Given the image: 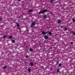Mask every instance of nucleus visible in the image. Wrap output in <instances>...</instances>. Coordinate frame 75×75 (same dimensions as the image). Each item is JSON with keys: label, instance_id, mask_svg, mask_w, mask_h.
I'll use <instances>...</instances> for the list:
<instances>
[{"label": "nucleus", "instance_id": "20", "mask_svg": "<svg viewBox=\"0 0 75 75\" xmlns=\"http://www.w3.org/2000/svg\"><path fill=\"white\" fill-rule=\"evenodd\" d=\"M25 57H26V58H28L29 57H28V55H26V56Z\"/></svg>", "mask_w": 75, "mask_h": 75}, {"label": "nucleus", "instance_id": "9", "mask_svg": "<svg viewBox=\"0 0 75 75\" xmlns=\"http://www.w3.org/2000/svg\"><path fill=\"white\" fill-rule=\"evenodd\" d=\"M16 25L18 28V27H19V26H20V25H19V24H18V23L16 24Z\"/></svg>", "mask_w": 75, "mask_h": 75}, {"label": "nucleus", "instance_id": "4", "mask_svg": "<svg viewBox=\"0 0 75 75\" xmlns=\"http://www.w3.org/2000/svg\"><path fill=\"white\" fill-rule=\"evenodd\" d=\"M52 33H51V32H50L49 33H48L47 35H52Z\"/></svg>", "mask_w": 75, "mask_h": 75}, {"label": "nucleus", "instance_id": "18", "mask_svg": "<svg viewBox=\"0 0 75 75\" xmlns=\"http://www.w3.org/2000/svg\"><path fill=\"white\" fill-rule=\"evenodd\" d=\"M53 1H54V0H51L50 1V3H52V2H53Z\"/></svg>", "mask_w": 75, "mask_h": 75}, {"label": "nucleus", "instance_id": "27", "mask_svg": "<svg viewBox=\"0 0 75 75\" xmlns=\"http://www.w3.org/2000/svg\"><path fill=\"white\" fill-rule=\"evenodd\" d=\"M65 29L66 30H68V29L67 28H65Z\"/></svg>", "mask_w": 75, "mask_h": 75}, {"label": "nucleus", "instance_id": "23", "mask_svg": "<svg viewBox=\"0 0 75 75\" xmlns=\"http://www.w3.org/2000/svg\"><path fill=\"white\" fill-rule=\"evenodd\" d=\"M32 11V10H29V12H31V11Z\"/></svg>", "mask_w": 75, "mask_h": 75}, {"label": "nucleus", "instance_id": "3", "mask_svg": "<svg viewBox=\"0 0 75 75\" xmlns=\"http://www.w3.org/2000/svg\"><path fill=\"white\" fill-rule=\"evenodd\" d=\"M44 38L45 39V40H47L48 38V36H45L44 37Z\"/></svg>", "mask_w": 75, "mask_h": 75}, {"label": "nucleus", "instance_id": "13", "mask_svg": "<svg viewBox=\"0 0 75 75\" xmlns=\"http://www.w3.org/2000/svg\"><path fill=\"white\" fill-rule=\"evenodd\" d=\"M12 41L13 42V43H15V40H12Z\"/></svg>", "mask_w": 75, "mask_h": 75}, {"label": "nucleus", "instance_id": "25", "mask_svg": "<svg viewBox=\"0 0 75 75\" xmlns=\"http://www.w3.org/2000/svg\"><path fill=\"white\" fill-rule=\"evenodd\" d=\"M60 28H63V26L61 25Z\"/></svg>", "mask_w": 75, "mask_h": 75}, {"label": "nucleus", "instance_id": "2", "mask_svg": "<svg viewBox=\"0 0 75 75\" xmlns=\"http://www.w3.org/2000/svg\"><path fill=\"white\" fill-rule=\"evenodd\" d=\"M35 25V22H32V24H31V25L30 26V27H31V28H34Z\"/></svg>", "mask_w": 75, "mask_h": 75}, {"label": "nucleus", "instance_id": "19", "mask_svg": "<svg viewBox=\"0 0 75 75\" xmlns=\"http://www.w3.org/2000/svg\"><path fill=\"white\" fill-rule=\"evenodd\" d=\"M72 20H73V22H75V19H73Z\"/></svg>", "mask_w": 75, "mask_h": 75}, {"label": "nucleus", "instance_id": "28", "mask_svg": "<svg viewBox=\"0 0 75 75\" xmlns=\"http://www.w3.org/2000/svg\"><path fill=\"white\" fill-rule=\"evenodd\" d=\"M20 0H18V1H20Z\"/></svg>", "mask_w": 75, "mask_h": 75}, {"label": "nucleus", "instance_id": "11", "mask_svg": "<svg viewBox=\"0 0 75 75\" xmlns=\"http://www.w3.org/2000/svg\"><path fill=\"white\" fill-rule=\"evenodd\" d=\"M13 37V36H9V38L11 39Z\"/></svg>", "mask_w": 75, "mask_h": 75}, {"label": "nucleus", "instance_id": "26", "mask_svg": "<svg viewBox=\"0 0 75 75\" xmlns=\"http://www.w3.org/2000/svg\"><path fill=\"white\" fill-rule=\"evenodd\" d=\"M70 44H73V42H70Z\"/></svg>", "mask_w": 75, "mask_h": 75}, {"label": "nucleus", "instance_id": "12", "mask_svg": "<svg viewBox=\"0 0 75 75\" xmlns=\"http://www.w3.org/2000/svg\"><path fill=\"white\" fill-rule=\"evenodd\" d=\"M61 65H62V64L60 63L59 64L58 67H61Z\"/></svg>", "mask_w": 75, "mask_h": 75}, {"label": "nucleus", "instance_id": "16", "mask_svg": "<svg viewBox=\"0 0 75 75\" xmlns=\"http://www.w3.org/2000/svg\"><path fill=\"white\" fill-rule=\"evenodd\" d=\"M6 38V36L4 35V36L3 38H4V39L5 38Z\"/></svg>", "mask_w": 75, "mask_h": 75}, {"label": "nucleus", "instance_id": "17", "mask_svg": "<svg viewBox=\"0 0 75 75\" xmlns=\"http://www.w3.org/2000/svg\"><path fill=\"white\" fill-rule=\"evenodd\" d=\"M30 65H31V67L33 66V64L32 63H30Z\"/></svg>", "mask_w": 75, "mask_h": 75}, {"label": "nucleus", "instance_id": "21", "mask_svg": "<svg viewBox=\"0 0 75 75\" xmlns=\"http://www.w3.org/2000/svg\"><path fill=\"white\" fill-rule=\"evenodd\" d=\"M3 19L1 18H0V21H2Z\"/></svg>", "mask_w": 75, "mask_h": 75}, {"label": "nucleus", "instance_id": "10", "mask_svg": "<svg viewBox=\"0 0 75 75\" xmlns=\"http://www.w3.org/2000/svg\"><path fill=\"white\" fill-rule=\"evenodd\" d=\"M43 18H47V15H45L43 16Z\"/></svg>", "mask_w": 75, "mask_h": 75}, {"label": "nucleus", "instance_id": "14", "mask_svg": "<svg viewBox=\"0 0 75 75\" xmlns=\"http://www.w3.org/2000/svg\"><path fill=\"white\" fill-rule=\"evenodd\" d=\"M6 68H7V66H5L3 68L4 69H6Z\"/></svg>", "mask_w": 75, "mask_h": 75}, {"label": "nucleus", "instance_id": "5", "mask_svg": "<svg viewBox=\"0 0 75 75\" xmlns=\"http://www.w3.org/2000/svg\"><path fill=\"white\" fill-rule=\"evenodd\" d=\"M42 34L44 35V34H46V33L45 32L42 31Z\"/></svg>", "mask_w": 75, "mask_h": 75}, {"label": "nucleus", "instance_id": "24", "mask_svg": "<svg viewBox=\"0 0 75 75\" xmlns=\"http://www.w3.org/2000/svg\"><path fill=\"white\" fill-rule=\"evenodd\" d=\"M72 33L74 35H75V33L74 32H73Z\"/></svg>", "mask_w": 75, "mask_h": 75}, {"label": "nucleus", "instance_id": "6", "mask_svg": "<svg viewBox=\"0 0 75 75\" xmlns=\"http://www.w3.org/2000/svg\"><path fill=\"white\" fill-rule=\"evenodd\" d=\"M57 23H58V24H59L61 23V20H58Z\"/></svg>", "mask_w": 75, "mask_h": 75}, {"label": "nucleus", "instance_id": "1", "mask_svg": "<svg viewBox=\"0 0 75 75\" xmlns=\"http://www.w3.org/2000/svg\"><path fill=\"white\" fill-rule=\"evenodd\" d=\"M45 12H48L47 9H44L43 10H40V12H38V14H41V13H45Z\"/></svg>", "mask_w": 75, "mask_h": 75}, {"label": "nucleus", "instance_id": "15", "mask_svg": "<svg viewBox=\"0 0 75 75\" xmlns=\"http://www.w3.org/2000/svg\"><path fill=\"white\" fill-rule=\"evenodd\" d=\"M59 71H60V70H59V69H58L57 70V72H59Z\"/></svg>", "mask_w": 75, "mask_h": 75}, {"label": "nucleus", "instance_id": "7", "mask_svg": "<svg viewBox=\"0 0 75 75\" xmlns=\"http://www.w3.org/2000/svg\"><path fill=\"white\" fill-rule=\"evenodd\" d=\"M29 51H33V49L32 48H30L29 49Z\"/></svg>", "mask_w": 75, "mask_h": 75}, {"label": "nucleus", "instance_id": "8", "mask_svg": "<svg viewBox=\"0 0 75 75\" xmlns=\"http://www.w3.org/2000/svg\"><path fill=\"white\" fill-rule=\"evenodd\" d=\"M28 71L29 72H31V70L30 69L28 68Z\"/></svg>", "mask_w": 75, "mask_h": 75}, {"label": "nucleus", "instance_id": "30", "mask_svg": "<svg viewBox=\"0 0 75 75\" xmlns=\"http://www.w3.org/2000/svg\"><path fill=\"white\" fill-rule=\"evenodd\" d=\"M69 75H71V74H69Z\"/></svg>", "mask_w": 75, "mask_h": 75}, {"label": "nucleus", "instance_id": "22", "mask_svg": "<svg viewBox=\"0 0 75 75\" xmlns=\"http://www.w3.org/2000/svg\"><path fill=\"white\" fill-rule=\"evenodd\" d=\"M58 63H59V62L58 61H57V62L56 64L57 65H58Z\"/></svg>", "mask_w": 75, "mask_h": 75}, {"label": "nucleus", "instance_id": "29", "mask_svg": "<svg viewBox=\"0 0 75 75\" xmlns=\"http://www.w3.org/2000/svg\"><path fill=\"white\" fill-rule=\"evenodd\" d=\"M51 70H52V69H51Z\"/></svg>", "mask_w": 75, "mask_h": 75}]
</instances>
